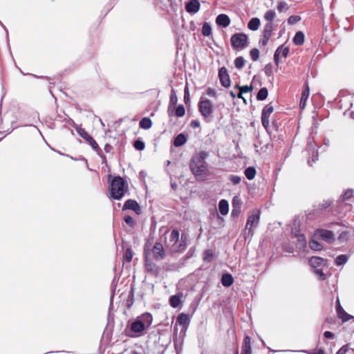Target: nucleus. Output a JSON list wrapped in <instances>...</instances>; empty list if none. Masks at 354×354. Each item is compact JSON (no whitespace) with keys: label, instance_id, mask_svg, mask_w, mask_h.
Wrapping results in <instances>:
<instances>
[{"label":"nucleus","instance_id":"obj_1","mask_svg":"<svg viewBox=\"0 0 354 354\" xmlns=\"http://www.w3.org/2000/svg\"><path fill=\"white\" fill-rule=\"evenodd\" d=\"M145 265L147 271L153 274L155 272V239L151 234L144 247Z\"/></svg>","mask_w":354,"mask_h":354},{"label":"nucleus","instance_id":"obj_2","mask_svg":"<svg viewBox=\"0 0 354 354\" xmlns=\"http://www.w3.org/2000/svg\"><path fill=\"white\" fill-rule=\"evenodd\" d=\"M128 191V183L124 179L119 176L113 178L109 186V192L113 199H121Z\"/></svg>","mask_w":354,"mask_h":354},{"label":"nucleus","instance_id":"obj_3","mask_svg":"<svg viewBox=\"0 0 354 354\" xmlns=\"http://www.w3.org/2000/svg\"><path fill=\"white\" fill-rule=\"evenodd\" d=\"M207 153L201 151L198 156L194 157L190 162V169L192 173L198 178L203 179L207 174V164L205 158Z\"/></svg>","mask_w":354,"mask_h":354},{"label":"nucleus","instance_id":"obj_4","mask_svg":"<svg viewBox=\"0 0 354 354\" xmlns=\"http://www.w3.org/2000/svg\"><path fill=\"white\" fill-rule=\"evenodd\" d=\"M180 234L178 230H174L171 231L169 240L167 243V247L169 248L172 252L183 251L186 248V236L183 235L179 239Z\"/></svg>","mask_w":354,"mask_h":354},{"label":"nucleus","instance_id":"obj_5","mask_svg":"<svg viewBox=\"0 0 354 354\" xmlns=\"http://www.w3.org/2000/svg\"><path fill=\"white\" fill-rule=\"evenodd\" d=\"M232 46L234 49L242 50L248 46V36L244 33H236L230 39Z\"/></svg>","mask_w":354,"mask_h":354},{"label":"nucleus","instance_id":"obj_6","mask_svg":"<svg viewBox=\"0 0 354 354\" xmlns=\"http://www.w3.org/2000/svg\"><path fill=\"white\" fill-rule=\"evenodd\" d=\"M198 110L203 118H209L213 113V104L208 99L201 97L198 102Z\"/></svg>","mask_w":354,"mask_h":354},{"label":"nucleus","instance_id":"obj_7","mask_svg":"<svg viewBox=\"0 0 354 354\" xmlns=\"http://www.w3.org/2000/svg\"><path fill=\"white\" fill-rule=\"evenodd\" d=\"M260 220V212L258 209H254L248 216L245 225V230H248V234L252 235V228L256 227Z\"/></svg>","mask_w":354,"mask_h":354},{"label":"nucleus","instance_id":"obj_8","mask_svg":"<svg viewBox=\"0 0 354 354\" xmlns=\"http://www.w3.org/2000/svg\"><path fill=\"white\" fill-rule=\"evenodd\" d=\"M78 133L80 135V136L83 138L84 140H86L88 142V143L92 147V148L94 150H95L99 154L100 152H102V150L99 147L97 143L93 138V137L91 136L85 130L80 129L78 131Z\"/></svg>","mask_w":354,"mask_h":354},{"label":"nucleus","instance_id":"obj_9","mask_svg":"<svg viewBox=\"0 0 354 354\" xmlns=\"http://www.w3.org/2000/svg\"><path fill=\"white\" fill-rule=\"evenodd\" d=\"M273 106L271 104H267L263 109L261 113V122L263 126L267 129L269 126V117L270 114L273 112Z\"/></svg>","mask_w":354,"mask_h":354},{"label":"nucleus","instance_id":"obj_10","mask_svg":"<svg viewBox=\"0 0 354 354\" xmlns=\"http://www.w3.org/2000/svg\"><path fill=\"white\" fill-rule=\"evenodd\" d=\"M122 210L131 209L137 214H140L141 209L138 202L133 199H128L126 201L122 208Z\"/></svg>","mask_w":354,"mask_h":354},{"label":"nucleus","instance_id":"obj_11","mask_svg":"<svg viewBox=\"0 0 354 354\" xmlns=\"http://www.w3.org/2000/svg\"><path fill=\"white\" fill-rule=\"evenodd\" d=\"M273 30V25H272V23H267L265 26H264V29H263V39L260 41V43L263 45V46H266L271 35H272V32Z\"/></svg>","mask_w":354,"mask_h":354},{"label":"nucleus","instance_id":"obj_12","mask_svg":"<svg viewBox=\"0 0 354 354\" xmlns=\"http://www.w3.org/2000/svg\"><path fill=\"white\" fill-rule=\"evenodd\" d=\"M218 76L220 79L221 84L222 86L225 87H228L230 86V76L227 73V71L225 67H222L219 70Z\"/></svg>","mask_w":354,"mask_h":354},{"label":"nucleus","instance_id":"obj_13","mask_svg":"<svg viewBox=\"0 0 354 354\" xmlns=\"http://www.w3.org/2000/svg\"><path fill=\"white\" fill-rule=\"evenodd\" d=\"M316 236L321 237L327 242H331L334 240V234L333 232L326 230H318L315 234Z\"/></svg>","mask_w":354,"mask_h":354},{"label":"nucleus","instance_id":"obj_14","mask_svg":"<svg viewBox=\"0 0 354 354\" xmlns=\"http://www.w3.org/2000/svg\"><path fill=\"white\" fill-rule=\"evenodd\" d=\"M185 9L187 12L195 14L200 9V3L198 0H191L186 3Z\"/></svg>","mask_w":354,"mask_h":354},{"label":"nucleus","instance_id":"obj_15","mask_svg":"<svg viewBox=\"0 0 354 354\" xmlns=\"http://www.w3.org/2000/svg\"><path fill=\"white\" fill-rule=\"evenodd\" d=\"M336 310L338 315V317L342 319L343 321H348L350 319V315L346 313L342 306L340 305V302L339 299H337L336 302Z\"/></svg>","mask_w":354,"mask_h":354},{"label":"nucleus","instance_id":"obj_16","mask_svg":"<svg viewBox=\"0 0 354 354\" xmlns=\"http://www.w3.org/2000/svg\"><path fill=\"white\" fill-rule=\"evenodd\" d=\"M298 223L295 221L293 223V227L292 228V232L295 234V236L298 238L299 247L303 248L306 245V238L303 234H297L298 230H297V227L298 226Z\"/></svg>","mask_w":354,"mask_h":354},{"label":"nucleus","instance_id":"obj_17","mask_svg":"<svg viewBox=\"0 0 354 354\" xmlns=\"http://www.w3.org/2000/svg\"><path fill=\"white\" fill-rule=\"evenodd\" d=\"M141 323H143L145 328H148L152 323L153 316L151 314L145 313L138 317Z\"/></svg>","mask_w":354,"mask_h":354},{"label":"nucleus","instance_id":"obj_18","mask_svg":"<svg viewBox=\"0 0 354 354\" xmlns=\"http://www.w3.org/2000/svg\"><path fill=\"white\" fill-rule=\"evenodd\" d=\"M216 22L219 26L227 27L230 25V19L227 15L225 14H221L217 16Z\"/></svg>","mask_w":354,"mask_h":354},{"label":"nucleus","instance_id":"obj_19","mask_svg":"<svg viewBox=\"0 0 354 354\" xmlns=\"http://www.w3.org/2000/svg\"><path fill=\"white\" fill-rule=\"evenodd\" d=\"M250 337L247 336L243 340L241 348V354H252Z\"/></svg>","mask_w":354,"mask_h":354},{"label":"nucleus","instance_id":"obj_20","mask_svg":"<svg viewBox=\"0 0 354 354\" xmlns=\"http://www.w3.org/2000/svg\"><path fill=\"white\" fill-rule=\"evenodd\" d=\"M177 322L183 326V328H187L190 322V318L188 315L185 313H181L177 317Z\"/></svg>","mask_w":354,"mask_h":354},{"label":"nucleus","instance_id":"obj_21","mask_svg":"<svg viewBox=\"0 0 354 354\" xmlns=\"http://www.w3.org/2000/svg\"><path fill=\"white\" fill-rule=\"evenodd\" d=\"M309 93H310L309 87L308 85H306L305 88L302 91L300 103H299V106L301 109H304L306 105V101L309 97Z\"/></svg>","mask_w":354,"mask_h":354},{"label":"nucleus","instance_id":"obj_22","mask_svg":"<svg viewBox=\"0 0 354 354\" xmlns=\"http://www.w3.org/2000/svg\"><path fill=\"white\" fill-rule=\"evenodd\" d=\"M145 329L143 323L138 318L131 324V330L134 333H140Z\"/></svg>","mask_w":354,"mask_h":354},{"label":"nucleus","instance_id":"obj_23","mask_svg":"<svg viewBox=\"0 0 354 354\" xmlns=\"http://www.w3.org/2000/svg\"><path fill=\"white\" fill-rule=\"evenodd\" d=\"M218 209L220 213L222 215H226L228 213L229 211V204L228 202L225 200L222 199L218 204Z\"/></svg>","mask_w":354,"mask_h":354},{"label":"nucleus","instance_id":"obj_24","mask_svg":"<svg viewBox=\"0 0 354 354\" xmlns=\"http://www.w3.org/2000/svg\"><path fill=\"white\" fill-rule=\"evenodd\" d=\"M259 26H260V20L259 18H257V17L251 19L248 24V28L252 30H258Z\"/></svg>","mask_w":354,"mask_h":354},{"label":"nucleus","instance_id":"obj_25","mask_svg":"<svg viewBox=\"0 0 354 354\" xmlns=\"http://www.w3.org/2000/svg\"><path fill=\"white\" fill-rule=\"evenodd\" d=\"M187 141V138L185 136L183 133L178 134L174 142V145L175 147H180L183 145Z\"/></svg>","mask_w":354,"mask_h":354},{"label":"nucleus","instance_id":"obj_26","mask_svg":"<svg viewBox=\"0 0 354 354\" xmlns=\"http://www.w3.org/2000/svg\"><path fill=\"white\" fill-rule=\"evenodd\" d=\"M233 278L230 274H225L222 276L221 282L225 287H229L233 283Z\"/></svg>","mask_w":354,"mask_h":354},{"label":"nucleus","instance_id":"obj_27","mask_svg":"<svg viewBox=\"0 0 354 354\" xmlns=\"http://www.w3.org/2000/svg\"><path fill=\"white\" fill-rule=\"evenodd\" d=\"M293 42L296 45H301L304 42V35L301 31H298L296 32L294 38H293Z\"/></svg>","mask_w":354,"mask_h":354},{"label":"nucleus","instance_id":"obj_28","mask_svg":"<svg viewBox=\"0 0 354 354\" xmlns=\"http://www.w3.org/2000/svg\"><path fill=\"white\" fill-rule=\"evenodd\" d=\"M324 261V260L321 257H313L310 259L309 263L312 267L316 268L321 266Z\"/></svg>","mask_w":354,"mask_h":354},{"label":"nucleus","instance_id":"obj_29","mask_svg":"<svg viewBox=\"0 0 354 354\" xmlns=\"http://www.w3.org/2000/svg\"><path fill=\"white\" fill-rule=\"evenodd\" d=\"M152 122L149 118H142L139 123L140 128L144 129H148L151 127Z\"/></svg>","mask_w":354,"mask_h":354},{"label":"nucleus","instance_id":"obj_30","mask_svg":"<svg viewBox=\"0 0 354 354\" xmlns=\"http://www.w3.org/2000/svg\"><path fill=\"white\" fill-rule=\"evenodd\" d=\"M245 175L248 180H252L256 175V170L254 167H250L245 170Z\"/></svg>","mask_w":354,"mask_h":354},{"label":"nucleus","instance_id":"obj_31","mask_svg":"<svg viewBox=\"0 0 354 354\" xmlns=\"http://www.w3.org/2000/svg\"><path fill=\"white\" fill-rule=\"evenodd\" d=\"M133 256V252L131 248H127L125 250L123 259L127 263H130L132 261V258Z\"/></svg>","mask_w":354,"mask_h":354},{"label":"nucleus","instance_id":"obj_32","mask_svg":"<svg viewBox=\"0 0 354 354\" xmlns=\"http://www.w3.org/2000/svg\"><path fill=\"white\" fill-rule=\"evenodd\" d=\"M268 89L266 88H262L259 90L257 93V98L258 100H263L268 97Z\"/></svg>","mask_w":354,"mask_h":354},{"label":"nucleus","instance_id":"obj_33","mask_svg":"<svg viewBox=\"0 0 354 354\" xmlns=\"http://www.w3.org/2000/svg\"><path fill=\"white\" fill-rule=\"evenodd\" d=\"M276 16V13L272 10H268L264 15V19L268 21V23H272V21L274 19Z\"/></svg>","mask_w":354,"mask_h":354},{"label":"nucleus","instance_id":"obj_34","mask_svg":"<svg viewBox=\"0 0 354 354\" xmlns=\"http://www.w3.org/2000/svg\"><path fill=\"white\" fill-rule=\"evenodd\" d=\"M156 259L159 257L160 259H163L165 257V251L162 245L160 243H156Z\"/></svg>","mask_w":354,"mask_h":354},{"label":"nucleus","instance_id":"obj_35","mask_svg":"<svg viewBox=\"0 0 354 354\" xmlns=\"http://www.w3.org/2000/svg\"><path fill=\"white\" fill-rule=\"evenodd\" d=\"M348 257L346 255L341 254L338 256L335 259V264L337 266H342L346 263Z\"/></svg>","mask_w":354,"mask_h":354},{"label":"nucleus","instance_id":"obj_36","mask_svg":"<svg viewBox=\"0 0 354 354\" xmlns=\"http://www.w3.org/2000/svg\"><path fill=\"white\" fill-rule=\"evenodd\" d=\"M169 301H170V305L173 308H176L178 306V305L180 303V299L177 295H173L172 297H171Z\"/></svg>","mask_w":354,"mask_h":354},{"label":"nucleus","instance_id":"obj_37","mask_svg":"<svg viewBox=\"0 0 354 354\" xmlns=\"http://www.w3.org/2000/svg\"><path fill=\"white\" fill-rule=\"evenodd\" d=\"M212 33L211 26L205 23L202 27V34L204 36H209Z\"/></svg>","mask_w":354,"mask_h":354},{"label":"nucleus","instance_id":"obj_38","mask_svg":"<svg viewBox=\"0 0 354 354\" xmlns=\"http://www.w3.org/2000/svg\"><path fill=\"white\" fill-rule=\"evenodd\" d=\"M276 52H277L279 55L281 54L283 57H286L289 53V48L288 47L281 46L276 50Z\"/></svg>","mask_w":354,"mask_h":354},{"label":"nucleus","instance_id":"obj_39","mask_svg":"<svg viewBox=\"0 0 354 354\" xmlns=\"http://www.w3.org/2000/svg\"><path fill=\"white\" fill-rule=\"evenodd\" d=\"M124 221L128 226H129L132 228H133L136 225V222H135L134 219L129 215L125 216L124 217Z\"/></svg>","mask_w":354,"mask_h":354},{"label":"nucleus","instance_id":"obj_40","mask_svg":"<svg viewBox=\"0 0 354 354\" xmlns=\"http://www.w3.org/2000/svg\"><path fill=\"white\" fill-rule=\"evenodd\" d=\"M185 112V107L183 104L178 105L175 110V114L177 117H183Z\"/></svg>","mask_w":354,"mask_h":354},{"label":"nucleus","instance_id":"obj_41","mask_svg":"<svg viewBox=\"0 0 354 354\" xmlns=\"http://www.w3.org/2000/svg\"><path fill=\"white\" fill-rule=\"evenodd\" d=\"M234 64L237 68L240 69L244 66L245 60L242 57H238L235 59Z\"/></svg>","mask_w":354,"mask_h":354},{"label":"nucleus","instance_id":"obj_42","mask_svg":"<svg viewBox=\"0 0 354 354\" xmlns=\"http://www.w3.org/2000/svg\"><path fill=\"white\" fill-rule=\"evenodd\" d=\"M309 245L310 248L314 250H321L322 248L321 244L315 240H312Z\"/></svg>","mask_w":354,"mask_h":354},{"label":"nucleus","instance_id":"obj_43","mask_svg":"<svg viewBox=\"0 0 354 354\" xmlns=\"http://www.w3.org/2000/svg\"><path fill=\"white\" fill-rule=\"evenodd\" d=\"M288 9V6L286 2L281 1L277 6V10L280 12H286Z\"/></svg>","mask_w":354,"mask_h":354},{"label":"nucleus","instance_id":"obj_44","mask_svg":"<svg viewBox=\"0 0 354 354\" xmlns=\"http://www.w3.org/2000/svg\"><path fill=\"white\" fill-rule=\"evenodd\" d=\"M250 56L253 61H257L259 57V51L257 48H253L250 50Z\"/></svg>","mask_w":354,"mask_h":354},{"label":"nucleus","instance_id":"obj_45","mask_svg":"<svg viewBox=\"0 0 354 354\" xmlns=\"http://www.w3.org/2000/svg\"><path fill=\"white\" fill-rule=\"evenodd\" d=\"M133 147L137 150L141 151V150L144 149V148H145V143L140 140H137L134 142Z\"/></svg>","mask_w":354,"mask_h":354},{"label":"nucleus","instance_id":"obj_46","mask_svg":"<svg viewBox=\"0 0 354 354\" xmlns=\"http://www.w3.org/2000/svg\"><path fill=\"white\" fill-rule=\"evenodd\" d=\"M264 72L267 76H268V77L272 76L273 74L272 65L271 64L266 65V66L264 68Z\"/></svg>","mask_w":354,"mask_h":354},{"label":"nucleus","instance_id":"obj_47","mask_svg":"<svg viewBox=\"0 0 354 354\" xmlns=\"http://www.w3.org/2000/svg\"><path fill=\"white\" fill-rule=\"evenodd\" d=\"M301 18L299 16H290L288 19V22L290 24H294L300 21Z\"/></svg>","mask_w":354,"mask_h":354},{"label":"nucleus","instance_id":"obj_48","mask_svg":"<svg viewBox=\"0 0 354 354\" xmlns=\"http://www.w3.org/2000/svg\"><path fill=\"white\" fill-rule=\"evenodd\" d=\"M308 147L313 151V162H315L318 159V153L312 145H309Z\"/></svg>","mask_w":354,"mask_h":354},{"label":"nucleus","instance_id":"obj_49","mask_svg":"<svg viewBox=\"0 0 354 354\" xmlns=\"http://www.w3.org/2000/svg\"><path fill=\"white\" fill-rule=\"evenodd\" d=\"M230 179L231 180V182L234 184V185H237L239 184L240 182H241V177L240 176H231L230 177Z\"/></svg>","mask_w":354,"mask_h":354},{"label":"nucleus","instance_id":"obj_50","mask_svg":"<svg viewBox=\"0 0 354 354\" xmlns=\"http://www.w3.org/2000/svg\"><path fill=\"white\" fill-rule=\"evenodd\" d=\"M239 90L241 91V93H248L252 90V86H244L241 87H239Z\"/></svg>","mask_w":354,"mask_h":354},{"label":"nucleus","instance_id":"obj_51","mask_svg":"<svg viewBox=\"0 0 354 354\" xmlns=\"http://www.w3.org/2000/svg\"><path fill=\"white\" fill-rule=\"evenodd\" d=\"M206 93L210 97H216V91L212 88H208L206 91Z\"/></svg>","mask_w":354,"mask_h":354},{"label":"nucleus","instance_id":"obj_52","mask_svg":"<svg viewBox=\"0 0 354 354\" xmlns=\"http://www.w3.org/2000/svg\"><path fill=\"white\" fill-rule=\"evenodd\" d=\"M353 190H347L343 194L344 199H348L350 198L353 195Z\"/></svg>","mask_w":354,"mask_h":354},{"label":"nucleus","instance_id":"obj_53","mask_svg":"<svg viewBox=\"0 0 354 354\" xmlns=\"http://www.w3.org/2000/svg\"><path fill=\"white\" fill-rule=\"evenodd\" d=\"M348 351V347L346 346H342L336 354H346Z\"/></svg>","mask_w":354,"mask_h":354},{"label":"nucleus","instance_id":"obj_54","mask_svg":"<svg viewBox=\"0 0 354 354\" xmlns=\"http://www.w3.org/2000/svg\"><path fill=\"white\" fill-rule=\"evenodd\" d=\"M212 256V253L210 250H206L205 252V260H208L209 261L211 257Z\"/></svg>","mask_w":354,"mask_h":354},{"label":"nucleus","instance_id":"obj_55","mask_svg":"<svg viewBox=\"0 0 354 354\" xmlns=\"http://www.w3.org/2000/svg\"><path fill=\"white\" fill-rule=\"evenodd\" d=\"M315 273H316L317 275H318L319 277V278L321 279H325V274L322 272V270L317 269V270H315Z\"/></svg>","mask_w":354,"mask_h":354},{"label":"nucleus","instance_id":"obj_56","mask_svg":"<svg viewBox=\"0 0 354 354\" xmlns=\"http://www.w3.org/2000/svg\"><path fill=\"white\" fill-rule=\"evenodd\" d=\"M279 54L275 51L274 53V62L276 64L277 66L279 65Z\"/></svg>","mask_w":354,"mask_h":354},{"label":"nucleus","instance_id":"obj_57","mask_svg":"<svg viewBox=\"0 0 354 354\" xmlns=\"http://www.w3.org/2000/svg\"><path fill=\"white\" fill-rule=\"evenodd\" d=\"M191 127L192 128H198L200 127V122L198 120H192L191 122Z\"/></svg>","mask_w":354,"mask_h":354},{"label":"nucleus","instance_id":"obj_58","mask_svg":"<svg viewBox=\"0 0 354 354\" xmlns=\"http://www.w3.org/2000/svg\"><path fill=\"white\" fill-rule=\"evenodd\" d=\"M184 99H185V102H187V101H189V90H188V88L187 86L185 88Z\"/></svg>","mask_w":354,"mask_h":354},{"label":"nucleus","instance_id":"obj_59","mask_svg":"<svg viewBox=\"0 0 354 354\" xmlns=\"http://www.w3.org/2000/svg\"><path fill=\"white\" fill-rule=\"evenodd\" d=\"M113 149V147L111 145L109 144H106L105 146H104V151L106 152V153H110Z\"/></svg>","mask_w":354,"mask_h":354},{"label":"nucleus","instance_id":"obj_60","mask_svg":"<svg viewBox=\"0 0 354 354\" xmlns=\"http://www.w3.org/2000/svg\"><path fill=\"white\" fill-rule=\"evenodd\" d=\"M324 337L326 338H328V339L333 338V334L331 332H330V331H326L324 333Z\"/></svg>","mask_w":354,"mask_h":354},{"label":"nucleus","instance_id":"obj_61","mask_svg":"<svg viewBox=\"0 0 354 354\" xmlns=\"http://www.w3.org/2000/svg\"><path fill=\"white\" fill-rule=\"evenodd\" d=\"M311 354H325L322 349H318L313 352Z\"/></svg>","mask_w":354,"mask_h":354},{"label":"nucleus","instance_id":"obj_62","mask_svg":"<svg viewBox=\"0 0 354 354\" xmlns=\"http://www.w3.org/2000/svg\"><path fill=\"white\" fill-rule=\"evenodd\" d=\"M237 97H238L239 98H241V99H243V101H244V102H245V103H246V100H245V99L243 97V93H241V91H239V94L237 95Z\"/></svg>","mask_w":354,"mask_h":354},{"label":"nucleus","instance_id":"obj_63","mask_svg":"<svg viewBox=\"0 0 354 354\" xmlns=\"http://www.w3.org/2000/svg\"><path fill=\"white\" fill-rule=\"evenodd\" d=\"M230 94L233 99L236 97V95L233 91H230Z\"/></svg>","mask_w":354,"mask_h":354},{"label":"nucleus","instance_id":"obj_64","mask_svg":"<svg viewBox=\"0 0 354 354\" xmlns=\"http://www.w3.org/2000/svg\"><path fill=\"white\" fill-rule=\"evenodd\" d=\"M140 175L142 178H144L145 176H146V174H145V171H141V172L140 173Z\"/></svg>","mask_w":354,"mask_h":354}]
</instances>
